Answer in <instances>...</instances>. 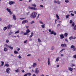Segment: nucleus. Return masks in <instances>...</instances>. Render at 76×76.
Here are the masks:
<instances>
[{
  "label": "nucleus",
  "mask_w": 76,
  "mask_h": 76,
  "mask_svg": "<svg viewBox=\"0 0 76 76\" xmlns=\"http://www.w3.org/2000/svg\"><path fill=\"white\" fill-rule=\"evenodd\" d=\"M37 13L36 12H33L30 15V17L32 18H36Z\"/></svg>",
  "instance_id": "1"
},
{
  "label": "nucleus",
  "mask_w": 76,
  "mask_h": 76,
  "mask_svg": "<svg viewBox=\"0 0 76 76\" xmlns=\"http://www.w3.org/2000/svg\"><path fill=\"white\" fill-rule=\"evenodd\" d=\"M28 8L30 9H31L33 10H37V8L35 7H31L30 6H28Z\"/></svg>",
  "instance_id": "2"
},
{
  "label": "nucleus",
  "mask_w": 76,
  "mask_h": 76,
  "mask_svg": "<svg viewBox=\"0 0 76 76\" xmlns=\"http://www.w3.org/2000/svg\"><path fill=\"white\" fill-rule=\"evenodd\" d=\"M70 48L71 49H73L72 50L73 51H75L76 50V48H75V46L74 45H71Z\"/></svg>",
  "instance_id": "3"
},
{
  "label": "nucleus",
  "mask_w": 76,
  "mask_h": 76,
  "mask_svg": "<svg viewBox=\"0 0 76 76\" xmlns=\"http://www.w3.org/2000/svg\"><path fill=\"white\" fill-rule=\"evenodd\" d=\"M10 68H7L6 70V72L8 74H9L10 73Z\"/></svg>",
  "instance_id": "4"
},
{
  "label": "nucleus",
  "mask_w": 76,
  "mask_h": 76,
  "mask_svg": "<svg viewBox=\"0 0 76 76\" xmlns=\"http://www.w3.org/2000/svg\"><path fill=\"white\" fill-rule=\"evenodd\" d=\"M61 46L64 48L66 47L67 45L66 44H61Z\"/></svg>",
  "instance_id": "5"
},
{
  "label": "nucleus",
  "mask_w": 76,
  "mask_h": 76,
  "mask_svg": "<svg viewBox=\"0 0 76 76\" xmlns=\"http://www.w3.org/2000/svg\"><path fill=\"white\" fill-rule=\"evenodd\" d=\"M59 35L60 37V38L61 39H63V38H64V36L63 34H59Z\"/></svg>",
  "instance_id": "6"
},
{
  "label": "nucleus",
  "mask_w": 76,
  "mask_h": 76,
  "mask_svg": "<svg viewBox=\"0 0 76 76\" xmlns=\"http://www.w3.org/2000/svg\"><path fill=\"white\" fill-rule=\"evenodd\" d=\"M38 69V68H36V69L35 71V72L37 74H38L39 72V71Z\"/></svg>",
  "instance_id": "7"
},
{
  "label": "nucleus",
  "mask_w": 76,
  "mask_h": 76,
  "mask_svg": "<svg viewBox=\"0 0 76 76\" xmlns=\"http://www.w3.org/2000/svg\"><path fill=\"white\" fill-rule=\"evenodd\" d=\"M12 27V25H11L10 24H9L7 26V29H10Z\"/></svg>",
  "instance_id": "8"
},
{
  "label": "nucleus",
  "mask_w": 76,
  "mask_h": 76,
  "mask_svg": "<svg viewBox=\"0 0 76 76\" xmlns=\"http://www.w3.org/2000/svg\"><path fill=\"white\" fill-rule=\"evenodd\" d=\"M28 22V20H24L22 21V24H24L27 23Z\"/></svg>",
  "instance_id": "9"
},
{
  "label": "nucleus",
  "mask_w": 76,
  "mask_h": 76,
  "mask_svg": "<svg viewBox=\"0 0 76 76\" xmlns=\"http://www.w3.org/2000/svg\"><path fill=\"white\" fill-rule=\"evenodd\" d=\"M14 4V2L12 1H10L9 2V4L10 5H11Z\"/></svg>",
  "instance_id": "10"
},
{
  "label": "nucleus",
  "mask_w": 76,
  "mask_h": 76,
  "mask_svg": "<svg viewBox=\"0 0 76 76\" xmlns=\"http://www.w3.org/2000/svg\"><path fill=\"white\" fill-rule=\"evenodd\" d=\"M34 34L33 32H31V35L29 36V37L30 38H31L34 35Z\"/></svg>",
  "instance_id": "11"
},
{
  "label": "nucleus",
  "mask_w": 76,
  "mask_h": 76,
  "mask_svg": "<svg viewBox=\"0 0 76 76\" xmlns=\"http://www.w3.org/2000/svg\"><path fill=\"white\" fill-rule=\"evenodd\" d=\"M12 17H13V18L14 20H16L17 18H16V17L15 15H12Z\"/></svg>",
  "instance_id": "12"
},
{
  "label": "nucleus",
  "mask_w": 76,
  "mask_h": 76,
  "mask_svg": "<svg viewBox=\"0 0 76 76\" xmlns=\"http://www.w3.org/2000/svg\"><path fill=\"white\" fill-rule=\"evenodd\" d=\"M76 39V37H74L73 38V36H71L69 38V39L70 40H72L73 39Z\"/></svg>",
  "instance_id": "13"
},
{
  "label": "nucleus",
  "mask_w": 76,
  "mask_h": 76,
  "mask_svg": "<svg viewBox=\"0 0 76 76\" xmlns=\"http://www.w3.org/2000/svg\"><path fill=\"white\" fill-rule=\"evenodd\" d=\"M48 65H49L50 64V59L49 58H48Z\"/></svg>",
  "instance_id": "14"
},
{
  "label": "nucleus",
  "mask_w": 76,
  "mask_h": 76,
  "mask_svg": "<svg viewBox=\"0 0 76 76\" xmlns=\"http://www.w3.org/2000/svg\"><path fill=\"white\" fill-rule=\"evenodd\" d=\"M31 7H37V5L35 4H32L31 5Z\"/></svg>",
  "instance_id": "15"
},
{
  "label": "nucleus",
  "mask_w": 76,
  "mask_h": 76,
  "mask_svg": "<svg viewBox=\"0 0 76 76\" xmlns=\"http://www.w3.org/2000/svg\"><path fill=\"white\" fill-rule=\"evenodd\" d=\"M5 66H6L7 67H9V65L8 64H5L4 65V67H5Z\"/></svg>",
  "instance_id": "16"
},
{
  "label": "nucleus",
  "mask_w": 76,
  "mask_h": 76,
  "mask_svg": "<svg viewBox=\"0 0 76 76\" xmlns=\"http://www.w3.org/2000/svg\"><path fill=\"white\" fill-rule=\"evenodd\" d=\"M30 31L29 30V29H27L26 30V32H27V34L30 33Z\"/></svg>",
  "instance_id": "17"
},
{
  "label": "nucleus",
  "mask_w": 76,
  "mask_h": 76,
  "mask_svg": "<svg viewBox=\"0 0 76 76\" xmlns=\"http://www.w3.org/2000/svg\"><path fill=\"white\" fill-rule=\"evenodd\" d=\"M1 66H2L4 65V62L3 61H1Z\"/></svg>",
  "instance_id": "18"
},
{
  "label": "nucleus",
  "mask_w": 76,
  "mask_h": 76,
  "mask_svg": "<svg viewBox=\"0 0 76 76\" xmlns=\"http://www.w3.org/2000/svg\"><path fill=\"white\" fill-rule=\"evenodd\" d=\"M70 71H72L73 70V69L71 67H69L68 69Z\"/></svg>",
  "instance_id": "19"
},
{
  "label": "nucleus",
  "mask_w": 76,
  "mask_h": 76,
  "mask_svg": "<svg viewBox=\"0 0 76 76\" xmlns=\"http://www.w3.org/2000/svg\"><path fill=\"white\" fill-rule=\"evenodd\" d=\"M7 28V27H4L3 28V30L4 31H5Z\"/></svg>",
  "instance_id": "20"
},
{
  "label": "nucleus",
  "mask_w": 76,
  "mask_h": 76,
  "mask_svg": "<svg viewBox=\"0 0 76 76\" xmlns=\"http://www.w3.org/2000/svg\"><path fill=\"white\" fill-rule=\"evenodd\" d=\"M37 66V63H34L33 64V67H35Z\"/></svg>",
  "instance_id": "21"
},
{
  "label": "nucleus",
  "mask_w": 76,
  "mask_h": 76,
  "mask_svg": "<svg viewBox=\"0 0 76 76\" xmlns=\"http://www.w3.org/2000/svg\"><path fill=\"white\" fill-rule=\"evenodd\" d=\"M45 24H44L43 25H42L41 26L43 28H45Z\"/></svg>",
  "instance_id": "22"
},
{
  "label": "nucleus",
  "mask_w": 76,
  "mask_h": 76,
  "mask_svg": "<svg viewBox=\"0 0 76 76\" xmlns=\"http://www.w3.org/2000/svg\"><path fill=\"white\" fill-rule=\"evenodd\" d=\"M56 17L58 20H59L60 19V18H59V16L58 14L56 15Z\"/></svg>",
  "instance_id": "23"
},
{
  "label": "nucleus",
  "mask_w": 76,
  "mask_h": 76,
  "mask_svg": "<svg viewBox=\"0 0 76 76\" xmlns=\"http://www.w3.org/2000/svg\"><path fill=\"white\" fill-rule=\"evenodd\" d=\"M7 50H8V49L7 48H5V47H4V51L6 52V51H7Z\"/></svg>",
  "instance_id": "24"
},
{
  "label": "nucleus",
  "mask_w": 76,
  "mask_h": 76,
  "mask_svg": "<svg viewBox=\"0 0 76 76\" xmlns=\"http://www.w3.org/2000/svg\"><path fill=\"white\" fill-rule=\"evenodd\" d=\"M59 59H60V58L59 57H58L56 59V61H57V62H58L59 60Z\"/></svg>",
  "instance_id": "25"
},
{
  "label": "nucleus",
  "mask_w": 76,
  "mask_h": 76,
  "mask_svg": "<svg viewBox=\"0 0 76 76\" xmlns=\"http://www.w3.org/2000/svg\"><path fill=\"white\" fill-rule=\"evenodd\" d=\"M9 48L12 50L13 49V47H11V45H10Z\"/></svg>",
  "instance_id": "26"
},
{
  "label": "nucleus",
  "mask_w": 76,
  "mask_h": 76,
  "mask_svg": "<svg viewBox=\"0 0 76 76\" xmlns=\"http://www.w3.org/2000/svg\"><path fill=\"white\" fill-rule=\"evenodd\" d=\"M14 54H16L18 53V52L16 50H14Z\"/></svg>",
  "instance_id": "27"
},
{
  "label": "nucleus",
  "mask_w": 76,
  "mask_h": 76,
  "mask_svg": "<svg viewBox=\"0 0 76 76\" xmlns=\"http://www.w3.org/2000/svg\"><path fill=\"white\" fill-rule=\"evenodd\" d=\"M68 35V34L67 33H66L64 34V36L65 37H67Z\"/></svg>",
  "instance_id": "28"
},
{
  "label": "nucleus",
  "mask_w": 76,
  "mask_h": 76,
  "mask_svg": "<svg viewBox=\"0 0 76 76\" xmlns=\"http://www.w3.org/2000/svg\"><path fill=\"white\" fill-rule=\"evenodd\" d=\"M15 72L17 73L19 72L20 71L19 69H17L15 70Z\"/></svg>",
  "instance_id": "29"
},
{
  "label": "nucleus",
  "mask_w": 76,
  "mask_h": 76,
  "mask_svg": "<svg viewBox=\"0 0 76 76\" xmlns=\"http://www.w3.org/2000/svg\"><path fill=\"white\" fill-rule=\"evenodd\" d=\"M7 10L8 12H10V11H11V10L9 9L8 8H7Z\"/></svg>",
  "instance_id": "30"
},
{
  "label": "nucleus",
  "mask_w": 76,
  "mask_h": 76,
  "mask_svg": "<svg viewBox=\"0 0 76 76\" xmlns=\"http://www.w3.org/2000/svg\"><path fill=\"white\" fill-rule=\"evenodd\" d=\"M13 34V32H11L8 34V36H10Z\"/></svg>",
  "instance_id": "31"
},
{
  "label": "nucleus",
  "mask_w": 76,
  "mask_h": 76,
  "mask_svg": "<svg viewBox=\"0 0 76 76\" xmlns=\"http://www.w3.org/2000/svg\"><path fill=\"white\" fill-rule=\"evenodd\" d=\"M20 32V31L19 30H18L17 31H16L15 33V34H16L17 33H19Z\"/></svg>",
  "instance_id": "32"
},
{
  "label": "nucleus",
  "mask_w": 76,
  "mask_h": 76,
  "mask_svg": "<svg viewBox=\"0 0 76 76\" xmlns=\"http://www.w3.org/2000/svg\"><path fill=\"white\" fill-rule=\"evenodd\" d=\"M70 16V15H67L66 16V19H68L69 18V17Z\"/></svg>",
  "instance_id": "33"
},
{
  "label": "nucleus",
  "mask_w": 76,
  "mask_h": 76,
  "mask_svg": "<svg viewBox=\"0 0 76 76\" xmlns=\"http://www.w3.org/2000/svg\"><path fill=\"white\" fill-rule=\"evenodd\" d=\"M65 50V48H63L62 49H61L59 52L60 53L61 52H62L63 50Z\"/></svg>",
  "instance_id": "34"
},
{
  "label": "nucleus",
  "mask_w": 76,
  "mask_h": 76,
  "mask_svg": "<svg viewBox=\"0 0 76 76\" xmlns=\"http://www.w3.org/2000/svg\"><path fill=\"white\" fill-rule=\"evenodd\" d=\"M65 2L66 3H68L69 2V1L68 0H65Z\"/></svg>",
  "instance_id": "35"
},
{
  "label": "nucleus",
  "mask_w": 76,
  "mask_h": 76,
  "mask_svg": "<svg viewBox=\"0 0 76 76\" xmlns=\"http://www.w3.org/2000/svg\"><path fill=\"white\" fill-rule=\"evenodd\" d=\"M55 32V31H52L51 32H50V34H53Z\"/></svg>",
  "instance_id": "36"
},
{
  "label": "nucleus",
  "mask_w": 76,
  "mask_h": 76,
  "mask_svg": "<svg viewBox=\"0 0 76 76\" xmlns=\"http://www.w3.org/2000/svg\"><path fill=\"white\" fill-rule=\"evenodd\" d=\"M57 3L58 4H59L61 3V2L59 1H57Z\"/></svg>",
  "instance_id": "37"
},
{
  "label": "nucleus",
  "mask_w": 76,
  "mask_h": 76,
  "mask_svg": "<svg viewBox=\"0 0 76 76\" xmlns=\"http://www.w3.org/2000/svg\"><path fill=\"white\" fill-rule=\"evenodd\" d=\"M38 42H39V43L41 42V40H40V39L38 38Z\"/></svg>",
  "instance_id": "38"
},
{
  "label": "nucleus",
  "mask_w": 76,
  "mask_h": 76,
  "mask_svg": "<svg viewBox=\"0 0 76 76\" xmlns=\"http://www.w3.org/2000/svg\"><path fill=\"white\" fill-rule=\"evenodd\" d=\"M17 50L18 51H20V48H16Z\"/></svg>",
  "instance_id": "39"
},
{
  "label": "nucleus",
  "mask_w": 76,
  "mask_h": 76,
  "mask_svg": "<svg viewBox=\"0 0 76 76\" xmlns=\"http://www.w3.org/2000/svg\"><path fill=\"white\" fill-rule=\"evenodd\" d=\"M27 75H28L29 76H31V73H27Z\"/></svg>",
  "instance_id": "40"
},
{
  "label": "nucleus",
  "mask_w": 76,
  "mask_h": 76,
  "mask_svg": "<svg viewBox=\"0 0 76 76\" xmlns=\"http://www.w3.org/2000/svg\"><path fill=\"white\" fill-rule=\"evenodd\" d=\"M9 40L8 39H6V43H8L9 42Z\"/></svg>",
  "instance_id": "41"
},
{
  "label": "nucleus",
  "mask_w": 76,
  "mask_h": 76,
  "mask_svg": "<svg viewBox=\"0 0 76 76\" xmlns=\"http://www.w3.org/2000/svg\"><path fill=\"white\" fill-rule=\"evenodd\" d=\"M55 48V47L54 46H52L51 47V49L52 50H54Z\"/></svg>",
  "instance_id": "42"
},
{
  "label": "nucleus",
  "mask_w": 76,
  "mask_h": 76,
  "mask_svg": "<svg viewBox=\"0 0 76 76\" xmlns=\"http://www.w3.org/2000/svg\"><path fill=\"white\" fill-rule=\"evenodd\" d=\"M27 34H28V33H27V32H26L23 34V35H27Z\"/></svg>",
  "instance_id": "43"
},
{
  "label": "nucleus",
  "mask_w": 76,
  "mask_h": 76,
  "mask_svg": "<svg viewBox=\"0 0 76 76\" xmlns=\"http://www.w3.org/2000/svg\"><path fill=\"white\" fill-rule=\"evenodd\" d=\"M6 46L7 47V48H9L10 47V46L7 45V44H6Z\"/></svg>",
  "instance_id": "44"
},
{
  "label": "nucleus",
  "mask_w": 76,
  "mask_h": 76,
  "mask_svg": "<svg viewBox=\"0 0 76 76\" xmlns=\"http://www.w3.org/2000/svg\"><path fill=\"white\" fill-rule=\"evenodd\" d=\"M75 26V23L73 22L72 24V26L74 27Z\"/></svg>",
  "instance_id": "45"
},
{
  "label": "nucleus",
  "mask_w": 76,
  "mask_h": 76,
  "mask_svg": "<svg viewBox=\"0 0 76 76\" xmlns=\"http://www.w3.org/2000/svg\"><path fill=\"white\" fill-rule=\"evenodd\" d=\"M35 23V22H34V21H31V24H33V23Z\"/></svg>",
  "instance_id": "46"
},
{
  "label": "nucleus",
  "mask_w": 76,
  "mask_h": 76,
  "mask_svg": "<svg viewBox=\"0 0 76 76\" xmlns=\"http://www.w3.org/2000/svg\"><path fill=\"white\" fill-rule=\"evenodd\" d=\"M24 19H26V18H20V20H24Z\"/></svg>",
  "instance_id": "47"
},
{
  "label": "nucleus",
  "mask_w": 76,
  "mask_h": 76,
  "mask_svg": "<svg viewBox=\"0 0 76 76\" xmlns=\"http://www.w3.org/2000/svg\"><path fill=\"white\" fill-rule=\"evenodd\" d=\"M74 30H76V25H75L74 27Z\"/></svg>",
  "instance_id": "48"
},
{
  "label": "nucleus",
  "mask_w": 76,
  "mask_h": 76,
  "mask_svg": "<svg viewBox=\"0 0 76 76\" xmlns=\"http://www.w3.org/2000/svg\"><path fill=\"white\" fill-rule=\"evenodd\" d=\"M9 12L10 13V15H11L12 14V12L11 11H10Z\"/></svg>",
  "instance_id": "49"
},
{
  "label": "nucleus",
  "mask_w": 76,
  "mask_h": 76,
  "mask_svg": "<svg viewBox=\"0 0 76 76\" xmlns=\"http://www.w3.org/2000/svg\"><path fill=\"white\" fill-rule=\"evenodd\" d=\"M73 23V21H72V20H70V23L72 24Z\"/></svg>",
  "instance_id": "50"
},
{
  "label": "nucleus",
  "mask_w": 76,
  "mask_h": 76,
  "mask_svg": "<svg viewBox=\"0 0 76 76\" xmlns=\"http://www.w3.org/2000/svg\"><path fill=\"white\" fill-rule=\"evenodd\" d=\"M53 34L54 35H57V33L56 32H54Z\"/></svg>",
  "instance_id": "51"
},
{
  "label": "nucleus",
  "mask_w": 76,
  "mask_h": 76,
  "mask_svg": "<svg viewBox=\"0 0 76 76\" xmlns=\"http://www.w3.org/2000/svg\"><path fill=\"white\" fill-rule=\"evenodd\" d=\"M70 15L72 16H74V15H75V14H73L72 13H71Z\"/></svg>",
  "instance_id": "52"
},
{
  "label": "nucleus",
  "mask_w": 76,
  "mask_h": 76,
  "mask_svg": "<svg viewBox=\"0 0 76 76\" xmlns=\"http://www.w3.org/2000/svg\"><path fill=\"white\" fill-rule=\"evenodd\" d=\"M18 58H22V57L21 56H20V55H19V56H18Z\"/></svg>",
  "instance_id": "53"
},
{
  "label": "nucleus",
  "mask_w": 76,
  "mask_h": 76,
  "mask_svg": "<svg viewBox=\"0 0 76 76\" xmlns=\"http://www.w3.org/2000/svg\"><path fill=\"white\" fill-rule=\"evenodd\" d=\"M54 3L55 4H57V1L56 0H55L54 1Z\"/></svg>",
  "instance_id": "54"
},
{
  "label": "nucleus",
  "mask_w": 76,
  "mask_h": 76,
  "mask_svg": "<svg viewBox=\"0 0 76 76\" xmlns=\"http://www.w3.org/2000/svg\"><path fill=\"white\" fill-rule=\"evenodd\" d=\"M73 57H74V58H76V55H74Z\"/></svg>",
  "instance_id": "55"
},
{
  "label": "nucleus",
  "mask_w": 76,
  "mask_h": 76,
  "mask_svg": "<svg viewBox=\"0 0 76 76\" xmlns=\"http://www.w3.org/2000/svg\"><path fill=\"white\" fill-rule=\"evenodd\" d=\"M65 41H66L67 42H68V40L67 39V38L65 39Z\"/></svg>",
  "instance_id": "56"
},
{
  "label": "nucleus",
  "mask_w": 76,
  "mask_h": 76,
  "mask_svg": "<svg viewBox=\"0 0 76 76\" xmlns=\"http://www.w3.org/2000/svg\"><path fill=\"white\" fill-rule=\"evenodd\" d=\"M27 42V40H26L24 41V43H26Z\"/></svg>",
  "instance_id": "57"
},
{
  "label": "nucleus",
  "mask_w": 76,
  "mask_h": 76,
  "mask_svg": "<svg viewBox=\"0 0 76 76\" xmlns=\"http://www.w3.org/2000/svg\"><path fill=\"white\" fill-rule=\"evenodd\" d=\"M24 33V32L23 31H21L20 33L21 34H23Z\"/></svg>",
  "instance_id": "58"
},
{
  "label": "nucleus",
  "mask_w": 76,
  "mask_h": 76,
  "mask_svg": "<svg viewBox=\"0 0 76 76\" xmlns=\"http://www.w3.org/2000/svg\"><path fill=\"white\" fill-rule=\"evenodd\" d=\"M40 6L42 8H43L44 7V6L43 5H40Z\"/></svg>",
  "instance_id": "59"
},
{
  "label": "nucleus",
  "mask_w": 76,
  "mask_h": 76,
  "mask_svg": "<svg viewBox=\"0 0 76 76\" xmlns=\"http://www.w3.org/2000/svg\"><path fill=\"white\" fill-rule=\"evenodd\" d=\"M21 71L23 73H24L25 72V71L23 70H22Z\"/></svg>",
  "instance_id": "60"
},
{
  "label": "nucleus",
  "mask_w": 76,
  "mask_h": 76,
  "mask_svg": "<svg viewBox=\"0 0 76 76\" xmlns=\"http://www.w3.org/2000/svg\"><path fill=\"white\" fill-rule=\"evenodd\" d=\"M40 23L41 24H43V23L42 22V21H40Z\"/></svg>",
  "instance_id": "61"
},
{
  "label": "nucleus",
  "mask_w": 76,
  "mask_h": 76,
  "mask_svg": "<svg viewBox=\"0 0 76 76\" xmlns=\"http://www.w3.org/2000/svg\"><path fill=\"white\" fill-rule=\"evenodd\" d=\"M61 26V24H58L57 25V27H58L59 26Z\"/></svg>",
  "instance_id": "62"
},
{
  "label": "nucleus",
  "mask_w": 76,
  "mask_h": 76,
  "mask_svg": "<svg viewBox=\"0 0 76 76\" xmlns=\"http://www.w3.org/2000/svg\"><path fill=\"white\" fill-rule=\"evenodd\" d=\"M75 66V64H72V67H73V66Z\"/></svg>",
  "instance_id": "63"
},
{
  "label": "nucleus",
  "mask_w": 76,
  "mask_h": 76,
  "mask_svg": "<svg viewBox=\"0 0 76 76\" xmlns=\"http://www.w3.org/2000/svg\"><path fill=\"white\" fill-rule=\"evenodd\" d=\"M23 76H27V74H26L25 75H24Z\"/></svg>",
  "instance_id": "64"
}]
</instances>
